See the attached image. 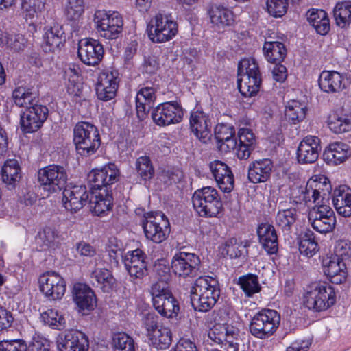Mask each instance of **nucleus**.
<instances>
[{
  "mask_svg": "<svg viewBox=\"0 0 351 351\" xmlns=\"http://www.w3.org/2000/svg\"><path fill=\"white\" fill-rule=\"evenodd\" d=\"M119 176V170L114 163L94 169L88 174L91 184L88 204L95 215H102L111 209L113 198L110 188L118 181Z\"/></svg>",
  "mask_w": 351,
  "mask_h": 351,
  "instance_id": "1",
  "label": "nucleus"
},
{
  "mask_svg": "<svg viewBox=\"0 0 351 351\" xmlns=\"http://www.w3.org/2000/svg\"><path fill=\"white\" fill-rule=\"evenodd\" d=\"M217 280L209 276L196 279L191 292L184 295L182 305L186 307H213L219 296Z\"/></svg>",
  "mask_w": 351,
  "mask_h": 351,
  "instance_id": "2",
  "label": "nucleus"
},
{
  "mask_svg": "<svg viewBox=\"0 0 351 351\" xmlns=\"http://www.w3.org/2000/svg\"><path fill=\"white\" fill-rule=\"evenodd\" d=\"M73 142L77 154L89 157L95 154L101 145L97 128L88 121L77 122L73 130Z\"/></svg>",
  "mask_w": 351,
  "mask_h": 351,
  "instance_id": "3",
  "label": "nucleus"
},
{
  "mask_svg": "<svg viewBox=\"0 0 351 351\" xmlns=\"http://www.w3.org/2000/svg\"><path fill=\"white\" fill-rule=\"evenodd\" d=\"M238 88L245 97H251L259 91L262 82L259 67L254 58H245L238 64Z\"/></svg>",
  "mask_w": 351,
  "mask_h": 351,
  "instance_id": "4",
  "label": "nucleus"
},
{
  "mask_svg": "<svg viewBox=\"0 0 351 351\" xmlns=\"http://www.w3.org/2000/svg\"><path fill=\"white\" fill-rule=\"evenodd\" d=\"M192 202L195 211L202 217H216L223 210L218 191L211 186L196 190Z\"/></svg>",
  "mask_w": 351,
  "mask_h": 351,
  "instance_id": "5",
  "label": "nucleus"
},
{
  "mask_svg": "<svg viewBox=\"0 0 351 351\" xmlns=\"http://www.w3.org/2000/svg\"><path fill=\"white\" fill-rule=\"evenodd\" d=\"M142 227L145 237L156 243L164 241L170 232L169 220L162 212L145 213Z\"/></svg>",
  "mask_w": 351,
  "mask_h": 351,
  "instance_id": "6",
  "label": "nucleus"
},
{
  "mask_svg": "<svg viewBox=\"0 0 351 351\" xmlns=\"http://www.w3.org/2000/svg\"><path fill=\"white\" fill-rule=\"evenodd\" d=\"M93 21L97 32L106 39H117L123 31V21L117 12L97 10Z\"/></svg>",
  "mask_w": 351,
  "mask_h": 351,
  "instance_id": "7",
  "label": "nucleus"
},
{
  "mask_svg": "<svg viewBox=\"0 0 351 351\" xmlns=\"http://www.w3.org/2000/svg\"><path fill=\"white\" fill-rule=\"evenodd\" d=\"M280 314L271 308H263L253 317L250 330L257 338L265 339L271 335L278 327Z\"/></svg>",
  "mask_w": 351,
  "mask_h": 351,
  "instance_id": "8",
  "label": "nucleus"
},
{
  "mask_svg": "<svg viewBox=\"0 0 351 351\" xmlns=\"http://www.w3.org/2000/svg\"><path fill=\"white\" fill-rule=\"evenodd\" d=\"M66 180V172L60 165H51L40 169L38 172L40 187L48 193H56L64 189Z\"/></svg>",
  "mask_w": 351,
  "mask_h": 351,
  "instance_id": "9",
  "label": "nucleus"
},
{
  "mask_svg": "<svg viewBox=\"0 0 351 351\" xmlns=\"http://www.w3.org/2000/svg\"><path fill=\"white\" fill-rule=\"evenodd\" d=\"M201 267V260L195 253L176 252L172 257L171 269L176 276L183 279L197 276Z\"/></svg>",
  "mask_w": 351,
  "mask_h": 351,
  "instance_id": "10",
  "label": "nucleus"
},
{
  "mask_svg": "<svg viewBox=\"0 0 351 351\" xmlns=\"http://www.w3.org/2000/svg\"><path fill=\"white\" fill-rule=\"evenodd\" d=\"M153 121L158 126H167L181 122L184 117V109L180 101L177 100L158 104L151 113Z\"/></svg>",
  "mask_w": 351,
  "mask_h": 351,
  "instance_id": "11",
  "label": "nucleus"
},
{
  "mask_svg": "<svg viewBox=\"0 0 351 351\" xmlns=\"http://www.w3.org/2000/svg\"><path fill=\"white\" fill-rule=\"evenodd\" d=\"M308 219L311 227L321 234L332 232L336 226L335 213L326 204L315 205L309 210Z\"/></svg>",
  "mask_w": 351,
  "mask_h": 351,
  "instance_id": "12",
  "label": "nucleus"
},
{
  "mask_svg": "<svg viewBox=\"0 0 351 351\" xmlns=\"http://www.w3.org/2000/svg\"><path fill=\"white\" fill-rule=\"evenodd\" d=\"M177 32V23L161 14H157L148 26L149 37L155 43L169 40L176 36Z\"/></svg>",
  "mask_w": 351,
  "mask_h": 351,
  "instance_id": "13",
  "label": "nucleus"
},
{
  "mask_svg": "<svg viewBox=\"0 0 351 351\" xmlns=\"http://www.w3.org/2000/svg\"><path fill=\"white\" fill-rule=\"evenodd\" d=\"M206 328L208 337L212 342L222 344L225 341L228 345V351H239V344L235 342L239 336L237 328L229 324L210 325Z\"/></svg>",
  "mask_w": 351,
  "mask_h": 351,
  "instance_id": "14",
  "label": "nucleus"
},
{
  "mask_svg": "<svg viewBox=\"0 0 351 351\" xmlns=\"http://www.w3.org/2000/svg\"><path fill=\"white\" fill-rule=\"evenodd\" d=\"M57 348L59 351H88V337L78 330H66L57 337Z\"/></svg>",
  "mask_w": 351,
  "mask_h": 351,
  "instance_id": "15",
  "label": "nucleus"
},
{
  "mask_svg": "<svg viewBox=\"0 0 351 351\" xmlns=\"http://www.w3.org/2000/svg\"><path fill=\"white\" fill-rule=\"evenodd\" d=\"M48 108L38 103L25 108L21 114V125L23 131L27 133L38 130L47 119Z\"/></svg>",
  "mask_w": 351,
  "mask_h": 351,
  "instance_id": "16",
  "label": "nucleus"
},
{
  "mask_svg": "<svg viewBox=\"0 0 351 351\" xmlns=\"http://www.w3.org/2000/svg\"><path fill=\"white\" fill-rule=\"evenodd\" d=\"M40 289L50 300H60L66 291L64 280L54 271H48L39 278Z\"/></svg>",
  "mask_w": 351,
  "mask_h": 351,
  "instance_id": "17",
  "label": "nucleus"
},
{
  "mask_svg": "<svg viewBox=\"0 0 351 351\" xmlns=\"http://www.w3.org/2000/svg\"><path fill=\"white\" fill-rule=\"evenodd\" d=\"M90 190L86 186L75 185L65 188L63 191L62 202L64 208L71 213H76L89 203Z\"/></svg>",
  "mask_w": 351,
  "mask_h": 351,
  "instance_id": "18",
  "label": "nucleus"
},
{
  "mask_svg": "<svg viewBox=\"0 0 351 351\" xmlns=\"http://www.w3.org/2000/svg\"><path fill=\"white\" fill-rule=\"evenodd\" d=\"M77 53L83 63L89 66H95L101 61L104 50L103 45L98 40L86 38L80 40Z\"/></svg>",
  "mask_w": 351,
  "mask_h": 351,
  "instance_id": "19",
  "label": "nucleus"
},
{
  "mask_svg": "<svg viewBox=\"0 0 351 351\" xmlns=\"http://www.w3.org/2000/svg\"><path fill=\"white\" fill-rule=\"evenodd\" d=\"M212 121L210 116L201 110L191 112L190 128L194 135L203 143H208L212 138Z\"/></svg>",
  "mask_w": 351,
  "mask_h": 351,
  "instance_id": "20",
  "label": "nucleus"
},
{
  "mask_svg": "<svg viewBox=\"0 0 351 351\" xmlns=\"http://www.w3.org/2000/svg\"><path fill=\"white\" fill-rule=\"evenodd\" d=\"M117 71L101 72L96 84V94L99 100L107 101L114 98L119 86Z\"/></svg>",
  "mask_w": 351,
  "mask_h": 351,
  "instance_id": "21",
  "label": "nucleus"
},
{
  "mask_svg": "<svg viewBox=\"0 0 351 351\" xmlns=\"http://www.w3.org/2000/svg\"><path fill=\"white\" fill-rule=\"evenodd\" d=\"M322 150L320 139L315 136H308L300 143L297 149V159L299 163H314L319 158Z\"/></svg>",
  "mask_w": 351,
  "mask_h": 351,
  "instance_id": "22",
  "label": "nucleus"
},
{
  "mask_svg": "<svg viewBox=\"0 0 351 351\" xmlns=\"http://www.w3.org/2000/svg\"><path fill=\"white\" fill-rule=\"evenodd\" d=\"M210 169L221 191L230 193L234 189V179L230 168L224 162L215 160L210 163Z\"/></svg>",
  "mask_w": 351,
  "mask_h": 351,
  "instance_id": "23",
  "label": "nucleus"
},
{
  "mask_svg": "<svg viewBox=\"0 0 351 351\" xmlns=\"http://www.w3.org/2000/svg\"><path fill=\"white\" fill-rule=\"evenodd\" d=\"M146 254L141 249H136L127 253L124 264L130 276L141 278L146 274Z\"/></svg>",
  "mask_w": 351,
  "mask_h": 351,
  "instance_id": "24",
  "label": "nucleus"
},
{
  "mask_svg": "<svg viewBox=\"0 0 351 351\" xmlns=\"http://www.w3.org/2000/svg\"><path fill=\"white\" fill-rule=\"evenodd\" d=\"M156 99V88L154 86H144L138 89L135 100L137 117L141 120H144L147 117Z\"/></svg>",
  "mask_w": 351,
  "mask_h": 351,
  "instance_id": "25",
  "label": "nucleus"
},
{
  "mask_svg": "<svg viewBox=\"0 0 351 351\" xmlns=\"http://www.w3.org/2000/svg\"><path fill=\"white\" fill-rule=\"evenodd\" d=\"M348 84L347 78L335 71H324L319 78V86L322 90L327 93H340Z\"/></svg>",
  "mask_w": 351,
  "mask_h": 351,
  "instance_id": "26",
  "label": "nucleus"
},
{
  "mask_svg": "<svg viewBox=\"0 0 351 351\" xmlns=\"http://www.w3.org/2000/svg\"><path fill=\"white\" fill-rule=\"evenodd\" d=\"M153 307H180L167 283L157 282L151 288Z\"/></svg>",
  "mask_w": 351,
  "mask_h": 351,
  "instance_id": "27",
  "label": "nucleus"
},
{
  "mask_svg": "<svg viewBox=\"0 0 351 351\" xmlns=\"http://www.w3.org/2000/svg\"><path fill=\"white\" fill-rule=\"evenodd\" d=\"M42 47L45 52H54L64 45L66 38L62 26L53 23L45 28Z\"/></svg>",
  "mask_w": 351,
  "mask_h": 351,
  "instance_id": "28",
  "label": "nucleus"
},
{
  "mask_svg": "<svg viewBox=\"0 0 351 351\" xmlns=\"http://www.w3.org/2000/svg\"><path fill=\"white\" fill-rule=\"evenodd\" d=\"M273 167V162L269 158L255 160L249 165L247 178L254 184L265 182L270 178Z\"/></svg>",
  "mask_w": 351,
  "mask_h": 351,
  "instance_id": "29",
  "label": "nucleus"
},
{
  "mask_svg": "<svg viewBox=\"0 0 351 351\" xmlns=\"http://www.w3.org/2000/svg\"><path fill=\"white\" fill-rule=\"evenodd\" d=\"M234 134V128L230 124L219 123L215 127V138L221 151L227 152L235 149L237 141Z\"/></svg>",
  "mask_w": 351,
  "mask_h": 351,
  "instance_id": "30",
  "label": "nucleus"
},
{
  "mask_svg": "<svg viewBox=\"0 0 351 351\" xmlns=\"http://www.w3.org/2000/svg\"><path fill=\"white\" fill-rule=\"evenodd\" d=\"M332 204L339 215L351 216V189L346 185L336 187L332 196Z\"/></svg>",
  "mask_w": 351,
  "mask_h": 351,
  "instance_id": "31",
  "label": "nucleus"
},
{
  "mask_svg": "<svg viewBox=\"0 0 351 351\" xmlns=\"http://www.w3.org/2000/svg\"><path fill=\"white\" fill-rule=\"evenodd\" d=\"M257 234L262 247L268 254L273 255L278 252V237L272 225L261 223L257 228Z\"/></svg>",
  "mask_w": 351,
  "mask_h": 351,
  "instance_id": "32",
  "label": "nucleus"
},
{
  "mask_svg": "<svg viewBox=\"0 0 351 351\" xmlns=\"http://www.w3.org/2000/svg\"><path fill=\"white\" fill-rule=\"evenodd\" d=\"M73 302L77 307H96L97 299L93 290L87 285L75 283L72 289Z\"/></svg>",
  "mask_w": 351,
  "mask_h": 351,
  "instance_id": "33",
  "label": "nucleus"
},
{
  "mask_svg": "<svg viewBox=\"0 0 351 351\" xmlns=\"http://www.w3.org/2000/svg\"><path fill=\"white\" fill-rule=\"evenodd\" d=\"M238 141L237 156L241 160H246L254 149L255 136L251 129L242 128L238 132Z\"/></svg>",
  "mask_w": 351,
  "mask_h": 351,
  "instance_id": "34",
  "label": "nucleus"
},
{
  "mask_svg": "<svg viewBox=\"0 0 351 351\" xmlns=\"http://www.w3.org/2000/svg\"><path fill=\"white\" fill-rule=\"evenodd\" d=\"M285 204L283 202L279 203V210L276 216V224L282 232L289 233L298 219L299 215L295 208H285Z\"/></svg>",
  "mask_w": 351,
  "mask_h": 351,
  "instance_id": "35",
  "label": "nucleus"
},
{
  "mask_svg": "<svg viewBox=\"0 0 351 351\" xmlns=\"http://www.w3.org/2000/svg\"><path fill=\"white\" fill-rule=\"evenodd\" d=\"M345 268L339 258H326L323 261V271L332 283L341 284L346 280Z\"/></svg>",
  "mask_w": 351,
  "mask_h": 351,
  "instance_id": "36",
  "label": "nucleus"
},
{
  "mask_svg": "<svg viewBox=\"0 0 351 351\" xmlns=\"http://www.w3.org/2000/svg\"><path fill=\"white\" fill-rule=\"evenodd\" d=\"M211 23L219 30L230 26L234 23V14L222 5H212L208 11Z\"/></svg>",
  "mask_w": 351,
  "mask_h": 351,
  "instance_id": "37",
  "label": "nucleus"
},
{
  "mask_svg": "<svg viewBox=\"0 0 351 351\" xmlns=\"http://www.w3.org/2000/svg\"><path fill=\"white\" fill-rule=\"evenodd\" d=\"M38 92L33 86H19L12 93L15 104L19 107L27 108L38 102Z\"/></svg>",
  "mask_w": 351,
  "mask_h": 351,
  "instance_id": "38",
  "label": "nucleus"
},
{
  "mask_svg": "<svg viewBox=\"0 0 351 351\" xmlns=\"http://www.w3.org/2000/svg\"><path fill=\"white\" fill-rule=\"evenodd\" d=\"M90 278L93 285L99 287L104 293L110 292L116 286V279L107 269H95L92 271Z\"/></svg>",
  "mask_w": 351,
  "mask_h": 351,
  "instance_id": "39",
  "label": "nucleus"
},
{
  "mask_svg": "<svg viewBox=\"0 0 351 351\" xmlns=\"http://www.w3.org/2000/svg\"><path fill=\"white\" fill-rule=\"evenodd\" d=\"M348 145L335 142L329 145L323 154L324 160L328 164L337 165L343 162L348 156Z\"/></svg>",
  "mask_w": 351,
  "mask_h": 351,
  "instance_id": "40",
  "label": "nucleus"
},
{
  "mask_svg": "<svg viewBox=\"0 0 351 351\" xmlns=\"http://www.w3.org/2000/svg\"><path fill=\"white\" fill-rule=\"evenodd\" d=\"M309 23L315 28L317 33L326 35L330 30V22L327 13L323 10L312 8L307 13Z\"/></svg>",
  "mask_w": 351,
  "mask_h": 351,
  "instance_id": "41",
  "label": "nucleus"
},
{
  "mask_svg": "<svg viewBox=\"0 0 351 351\" xmlns=\"http://www.w3.org/2000/svg\"><path fill=\"white\" fill-rule=\"evenodd\" d=\"M319 247L315 234L306 230L302 232L299 237V251L301 254L311 258L319 251Z\"/></svg>",
  "mask_w": 351,
  "mask_h": 351,
  "instance_id": "42",
  "label": "nucleus"
},
{
  "mask_svg": "<svg viewBox=\"0 0 351 351\" xmlns=\"http://www.w3.org/2000/svg\"><path fill=\"white\" fill-rule=\"evenodd\" d=\"M263 51L266 60L273 64L280 63L287 55L285 45L278 41H266L264 43Z\"/></svg>",
  "mask_w": 351,
  "mask_h": 351,
  "instance_id": "43",
  "label": "nucleus"
},
{
  "mask_svg": "<svg viewBox=\"0 0 351 351\" xmlns=\"http://www.w3.org/2000/svg\"><path fill=\"white\" fill-rule=\"evenodd\" d=\"M325 185L326 190L328 193H330L332 189L331 185L326 184V182L324 183H315V188L311 184H307L305 191L303 192V200L307 203L308 202H313L315 205H321L324 204V196L326 193L324 192V190L322 189L323 185Z\"/></svg>",
  "mask_w": 351,
  "mask_h": 351,
  "instance_id": "44",
  "label": "nucleus"
},
{
  "mask_svg": "<svg viewBox=\"0 0 351 351\" xmlns=\"http://www.w3.org/2000/svg\"><path fill=\"white\" fill-rule=\"evenodd\" d=\"M328 124L334 133H343L351 130V117L341 110L335 111L330 114Z\"/></svg>",
  "mask_w": 351,
  "mask_h": 351,
  "instance_id": "45",
  "label": "nucleus"
},
{
  "mask_svg": "<svg viewBox=\"0 0 351 351\" xmlns=\"http://www.w3.org/2000/svg\"><path fill=\"white\" fill-rule=\"evenodd\" d=\"M20 171V167L16 160H8L1 170L3 182L13 188L21 178Z\"/></svg>",
  "mask_w": 351,
  "mask_h": 351,
  "instance_id": "46",
  "label": "nucleus"
},
{
  "mask_svg": "<svg viewBox=\"0 0 351 351\" xmlns=\"http://www.w3.org/2000/svg\"><path fill=\"white\" fill-rule=\"evenodd\" d=\"M135 169L138 176L145 184L150 181L155 175L154 167L150 158L147 156H142L136 159Z\"/></svg>",
  "mask_w": 351,
  "mask_h": 351,
  "instance_id": "47",
  "label": "nucleus"
},
{
  "mask_svg": "<svg viewBox=\"0 0 351 351\" xmlns=\"http://www.w3.org/2000/svg\"><path fill=\"white\" fill-rule=\"evenodd\" d=\"M306 106L305 104L296 100L288 102L285 110V116L292 124H296L302 121L306 114Z\"/></svg>",
  "mask_w": 351,
  "mask_h": 351,
  "instance_id": "48",
  "label": "nucleus"
},
{
  "mask_svg": "<svg viewBox=\"0 0 351 351\" xmlns=\"http://www.w3.org/2000/svg\"><path fill=\"white\" fill-rule=\"evenodd\" d=\"M40 318L45 324L55 329L62 330L66 326L64 315L57 308H47L40 313Z\"/></svg>",
  "mask_w": 351,
  "mask_h": 351,
  "instance_id": "49",
  "label": "nucleus"
},
{
  "mask_svg": "<svg viewBox=\"0 0 351 351\" xmlns=\"http://www.w3.org/2000/svg\"><path fill=\"white\" fill-rule=\"evenodd\" d=\"M336 24L341 27H346L351 23V1L339 2L333 10Z\"/></svg>",
  "mask_w": 351,
  "mask_h": 351,
  "instance_id": "50",
  "label": "nucleus"
},
{
  "mask_svg": "<svg viewBox=\"0 0 351 351\" xmlns=\"http://www.w3.org/2000/svg\"><path fill=\"white\" fill-rule=\"evenodd\" d=\"M149 338L152 343L158 349H167L172 341L171 332L169 328L160 326L151 333Z\"/></svg>",
  "mask_w": 351,
  "mask_h": 351,
  "instance_id": "51",
  "label": "nucleus"
},
{
  "mask_svg": "<svg viewBox=\"0 0 351 351\" xmlns=\"http://www.w3.org/2000/svg\"><path fill=\"white\" fill-rule=\"evenodd\" d=\"M26 44L25 37L21 34H12L8 32L0 34V46H6L14 51L23 50Z\"/></svg>",
  "mask_w": 351,
  "mask_h": 351,
  "instance_id": "52",
  "label": "nucleus"
},
{
  "mask_svg": "<svg viewBox=\"0 0 351 351\" xmlns=\"http://www.w3.org/2000/svg\"><path fill=\"white\" fill-rule=\"evenodd\" d=\"M238 283L247 296L258 293L261 289L257 276L252 274L240 276Z\"/></svg>",
  "mask_w": 351,
  "mask_h": 351,
  "instance_id": "53",
  "label": "nucleus"
},
{
  "mask_svg": "<svg viewBox=\"0 0 351 351\" xmlns=\"http://www.w3.org/2000/svg\"><path fill=\"white\" fill-rule=\"evenodd\" d=\"M46 0H23L22 9L25 18L38 17L45 10Z\"/></svg>",
  "mask_w": 351,
  "mask_h": 351,
  "instance_id": "54",
  "label": "nucleus"
},
{
  "mask_svg": "<svg viewBox=\"0 0 351 351\" xmlns=\"http://www.w3.org/2000/svg\"><path fill=\"white\" fill-rule=\"evenodd\" d=\"M58 237V232L51 227H45L38 232L36 238L38 243H41L42 250H46L55 245Z\"/></svg>",
  "mask_w": 351,
  "mask_h": 351,
  "instance_id": "55",
  "label": "nucleus"
},
{
  "mask_svg": "<svg viewBox=\"0 0 351 351\" xmlns=\"http://www.w3.org/2000/svg\"><path fill=\"white\" fill-rule=\"evenodd\" d=\"M236 313L234 308H218L208 313L206 319V326L217 324H228L226 323L227 317Z\"/></svg>",
  "mask_w": 351,
  "mask_h": 351,
  "instance_id": "56",
  "label": "nucleus"
},
{
  "mask_svg": "<svg viewBox=\"0 0 351 351\" xmlns=\"http://www.w3.org/2000/svg\"><path fill=\"white\" fill-rule=\"evenodd\" d=\"M112 341L114 351H135L134 339L125 332L114 334Z\"/></svg>",
  "mask_w": 351,
  "mask_h": 351,
  "instance_id": "57",
  "label": "nucleus"
},
{
  "mask_svg": "<svg viewBox=\"0 0 351 351\" xmlns=\"http://www.w3.org/2000/svg\"><path fill=\"white\" fill-rule=\"evenodd\" d=\"M317 295L321 307H331L336 302V293L334 288L330 285L319 287Z\"/></svg>",
  "mask_w": 351,
  "mask_h": 351,
  "instance_id": "58",
  "label": "nucleus"
},
{
  "mask_svg": "<svg viewBox=\"0 0 351 351\" xmlns=\"http://www.w3.org/2000/svg\"><path fill=\"white\" fill-rule=\"evenodd\" d=\"M84 12V0H67L65 15L70 21L78 20Z\"/></svg>",
  "mask_w": 351,
  "mask_h": 351,
  "instance_id": "59",
  "label": "nucleus"
},
{
  "mask_svg": "<svg viewBox=\"0 0 351 351\" xmlns=\"http://www.w3.org/2000/svg\"><path fill=\"white\" fill-rule=\"evenodd\" d=\"M64 78L68 80V90L77 95L80 90V69L75 66H69L64 71Z\"/></svg>",
  "mask_w": 351,
  "mask_h": 351,
  "instance_id": "60",
  "label": "nucleus"
},
{
  "mask_svg": "<svg viewBox=\"0 0 351 351\" xmlns=\"http://www.w3.org/2000/svg\"><path fill=\"white\" fill-rule=\"evenodd\" d=\"M288 0H267L268 12L274 17H281L287 12Z\"/></svg>",
  "mask_w": 351,
  "mask_h": 351,
  "instance_id": "61",
  "label": "nucleus"
},
{
  "mask_svg": "<svg viewBox=\"0 0 351 351\" xmlns=\"http://www.w3.org/2000/svg\"><path fill=\"white\" fill-rule=\"evenodd\" d=\"M247 244L237 240L236 238H231L226 243L225 250L226 254L231 258H239L241 256L243 250L247 247Z\"/></svg>",
  "mask_w": 351,
  "mask_h": 351,
  "instance_id": "62",
  "label": "nucleus"
},
{
  "mask_svg": "<svg viewBox=\"0 0 351 351\" xmlns=\"http://www.w3.org/2000/svg\"><path fill=\"white\" fill-rule=\"evenodd\" d=\"M0 351H27V346L22 339L2 341Z\"/></svg>",
  "mask_w": 351,
  "mask_h": 351,
  "instance_id": "63",
  "label": "nucleus"
},
{
  "mask_svg": "<svg viewBox=\"0 0 351 351\" xmlns=\"http://www.w3.org/2000/svg\"><path fill=\"white\" fill-rule=\"evenodd\" d=\"M155 273L161 278L158 282H164L167 283L170 278V268L167 264L166 261L160 260L154 264V266Z\"/></svg>",
  "mask_w": 351,
  "mask_h": 351,
  "instance_id": "64",
  "label": "nucleus"
}]
</instances>
